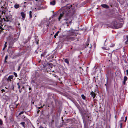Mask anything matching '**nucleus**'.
I'll use <instances>...</instances> for the list:
<instances>
[{"label": "nucleus", "mask_w": 128, "mask_h": 128, "mask_svg": "<svg viewBox=\"0 0 128 128\" xmlns=\"http://www.w3.org/2000/svg\"><path fill=\"white\" fill-rule=\"evenodd\" d=\"M58 34L56 32V33L55 34V35H54V38H56V36H58Z\"/></svg>", "instance_id": "obj_29"}, {"label": "nucleus", "mask_w": 128, "mask_h": 128, "mask_svg": "<svg viewBox=\"0 0 128 128\" xmlns=\"http://www.w3.org/2000/svg\"><path fill=\"white\" fill-rule=\"evenodd\" d=\"M120 128H122V127H121V126H120Z\"/></svg>", "instance_id": "obj_56"}, {"label": "nucleus", "mask_w": 128, "mask_h": 128, "mask_svg": "<svg viewBox=\"0 0 128 128\" xmlns=\"http://www.w3.org/2000/svg\"><path fill=\"white\" fill-rule=\"evenodd\" d=\"M72 16H70V18H68L69 19L68 20L66 21V22L65 24H67L68 26V24H72Z\"/></svg>", "instance_id": "obj_6"}, {"label": "nucleus", "mask_w": 128, "mask_h": 128, "mask_svg": "<svg viewBox=\"0 0 128 128\" xmlns=\"http://www.w3.org/2000/svg\"><path fill=\"white\" fill-rule=\"evenodd\" d=\"M108 79L107 78V81H106V84H108Z\"/></svg>", "instance_id": "obj_43"}, {"label": "nucleus", "mask_w": 128, "mask_h": 128, "mask_svg": "<svg viewBox=\"0 0 128 128\" xmlns=\"http://www.w3.org/2000/svg\"><path fill=\"white\" fill-rule=\"evenodd\" d=\"M126 81H124V82H123V84L124 85L125 84V83H126Z\"/></svg>", "instance_id": "obj_41"}, {"label": "nucleus", "mask_w": 128, "mask_h": 128, "mask_svg": "<svg viewBox=\"0 0 128 128\" xmlns=\"http://www.w3.org/2000/svg\"><path fill=\"white\" fill-rule=\"evenodd\" d=\"M17 85L18 86V88L19 89L20 88V85H19V83H18L17 84Z\"/></svg>", "instance_id": "obj_30"}, {"label": "nucleus", "mask_w": 128, "mask_h": 128, "mask_svg": "<svg viewBox=\"0 0 128 128\" xmlns=\"http://www.w3.org/2000/svg\"><path fill=\"white\" fill-rule=\"evenodd\" d=\"M119 24L118 23L116 22H114V27L116 28H119Z\"/></svg>", "instance_id": "obj_8"}, {"label": "nucleus", "mask_w": 128, "mask_h": 128, "mask_svg": "<svg viewBox=\"0 0 128 128\" xmlns=\"http://www.w3.org/2000/svg\"><path fill=\"white\" fill-rule=\"evenodd\" d=\"M47 52L46 51L44 52H43V53L41 54V57L42 56H44L46 55V53Z\"/></svg>", "instance_id": "obj_19"}, {"label": "nucleus", "mask_w": 128, "mask_h": 128, "mask_svg": "<svg viewBox=\"0 0 128 128\" xmlns=\"http://www.w3.org/2000/svg\"><path fill=\"white\" fill-rule=\"evenodd\" d=\"M122 120H121L120 122V126H121V127H122V123L121 122H120L121 121H123L124 118V117H122Z\"/></svg>", "instance_id": "obj_14"}, {"label": "nucleus", "mask_w": 128, "mask_h": 128, "mask_svg": "<svg viewBox=\"0 0 128 128\" xmlns=\"http://www.w3.org/2000/svg\"><path fill=\"white\" fill-rule=\"evenodd\" d=\"M20 66H19L18 67V71H19V70H20Z\"/></svg>", "instance_id": "obj_35"}, {"label": "nucleus", "mask_w": 128, "mask_h": 128, "mask_svg": "<svg viewBox=\"0 0 128 128\" xmlns=\"http://www.w3.org/2000/svg\"><path fill=\"white\" fill-rule=\"evenodd\" d=\"M64 61L68 65L69 64V60L67 58L64 59Z\"/></svg>", "instance_id": "obj_15"}, {"label": "nucleus", "mask_w": 128, "mask_h": 128, "mask_svg": "<svg viewBox=\"0 0 128 128\" xmlns=\"http://www.w3.org/2000/svg\"><path fill=\"white\" fill-rule=\"evenodd\" d=\"M59 32H60V31H58V32H56V33H58V34L59 33Z\"/></svg>", "instance_id": "obj_44"}, {"label": "nucleus", "mask_w": 128, "mask_h": 128, "mask_svg": "<svg viewBox=\"0 0 128 128\" xmlns=\"http://www.w3.org/2000/svg\"><path fill=\"white\" fill-rule=\"evenodd\" d=\"M24 88V86H23L22 87V88Z\"/></svg>", "instance_id": "obj_50"}, {"label": "nucleus", "mask_w": 128, "mask_h": 128, "mask_svg": "<svg viewBox=\"0 0 128 128\" xmlns=\"http://www.w3.org/2000/svg\"><path fill=\"white\" fill-rule=\"evenodd\" d=\"M90 116H89L87 115V116H86V117L88 118V120H90V118H89Z\"/></svg>", "instance_id": "obj_31"}, {"label": "nucleus", "mask_w": 128, "mask_h": 128, "mask_svg": "<svg viewBox=\"0 0 128 128\" xmlns=\"http://www.w3.org/2000/svg\"><path fill=\"white\" fill-rule=\"evenodd\" d=\"M83 122L84 124V128H88V125L86 124L85 122H84V118H82Z\"/></svg>", "instance_id": "obj_12"}, {"label": "nucleus", "mask_w": 128, "mask_h": 128, "mask_svg": "<svg viewBox=\"0 0 128 128\" xmlns=\"http://www.w3.org/2000/svg\"><path fill=\"white\" fill-rule=\"evenodd\" d=\"M72 5L67 4L65 6L61 8L58 12L59 14L58 20L59 22L62 18H64V20L67 21L70 16H72L75 13L74 9H72Z\"/></svg>", "instance_id": "obj_1"}, {"label": "nucleus", "mask_w": 128, "mask_h": 128, "mask_svg": "<svg viewBox=\"0 0 128 128\" xmlns=\"http://www.w3.org/2000/svg\"><path fill=\"white\" fill-rule=\"evenodd\" d=\"M22 88H21L20 90H19V92L20 93L22 92Z\"/></svg>", "instance_id": "obj_34"}, {"label": "nucleus", "mask_w": 128, "mask_h": 128, "mask_svg": "<svg viewBox=\"0 0 128 128\" xmlns=\"http://www.w3.org/2000/svg\"><path fill=\"white\" fill-rule=\"evenodd\" d=\"M49 22H48L47 24L46 25V26L47 28H48V26H49Z\"/></svg>", "instance_id": "obj_32"}, {"label": "nucleus", "mask_w": 128, "mask_h": 128, "mask_svg": "<svg viewBox=\"0 0 128 128\" xmlns=\"http://www.w3.org/2000/svg\"><path fill=\"white\" fill-rule=\"evenodd\" d=\"M126 72L127 74L128 75V70H126Z\"/></svg>", "instance_id": "obj_42"}, {"label": "nucleus", "mask_w": 128, "mask_h": 128, "mask_svg": "<svg viewBox=\"0 0 128 128\" xmlns=\"http://www.w3.org/2000/svg\"><path fill=\"white\" fill-rule=\"evenodd\" d=\"M8 58V55H6L5 58L4 60H6Z\"/></svg>", "instance_id": "obj_33"}, {"label": "nucleus", "mask_w": 128, "mask_h": 128, "mask_svg": "<svg viewBox=\"0 0 128 128\" xmlns=\"http://www.w3.org/2000/svg\"><path fill=\"white\" fill-rule=\"evenodd\" d=\"M9 118L11 122H12L13 120V118L12 114L9 117Z\"/></svg>", "instance_id": "obj_16"}, {"label": "nucleus", "mask_w": 128, "mask_h": 128, "mask_svg": "<svg viewBox=\"0 0 128 128\" xmlns=\"http://www.w3.org/2000/svg\"><path fill=\"white\" fill-rule=\"evenodd\" d=\"M56 3V1L54 0L51 1L50 2V4L51 5L54 6L55 4Z\"/></svg>", "instance_id": "obj_11"}, {"label": "nucleus", "mask_w": 128, "mask_h": 128, "mask_svg": "<svg viewBox=\"0 0 128 128\" xmlns=\"http://www.w3.org/2000/svg\"><path fill=\"white\" fill-rule=\"evenodd\" d=\"M20 7V5L18 4H15L14 5V7L16 9L19 8Z\"/></svg>", "instance_id": "obj_17"}, {"label": "nucleus", "mask_w": 128, "mask_h": 128, "mask_svg": "<svg viewBox=\"0 0 128 128\" xmlns=\"http://www.w3.org/2000/svg\"><path fill=\"white\" fill-rule=\"evenodd\" d=\"M127 79V78L126 76H124V81H126Z\"/></svg>", "instance_id": "obj_21"}, {"label": "nucleus", "mask_w": 128, "mask_h": 128, "mask_svg": "<svg viewBox=\"0 0 128 128\" xmlns=\"http://www.w3.org/2000/svg\"><path fill=\"white\" fill-rule=\"evenodd\" d=\"M94 48L96 47V46H95V44H94Z\"/></svg>", "instance_id": "obj_49"}, {"label": "nucleus", "mask_w": 128, "mask_h": 128, "mask_svg": "<svg viewBox=\"0 0 128 128\" xmlns=\"http://www.w3.org/2000/svg\"><path fill=\"white\" fill-rule=\"evenodd\" d=\"M71 40H74L73 38L69 36L67 37L66 36L62 35L60 36V41L61 42H63L64 40H67V39Z\"/></svg>", "instance_id": "obj_4"}, {"label": "nucleus", "mask_w": 128, "mask_h": 128, "mask_svg": "<svg viewBox=\"0 0 128 128\" xmlns=\"http://www.w3.org/2000/svg\"><path fill=\"white\" fill-rule=\"evenodd\" d=\"M96 94L94 92H92L90 93V95L92 96L93 97V99L94 98Z\"/></svg>", "instance_id": "obj_13"}, {"label": "nucleus", "mask_w": 128, "mask_h": 128, "mask_svg": "<svg viewBox=\"0 0 128 128\" xmlns=\"http://www.w3.org/2000/svg\"><path fill=\"white\" fill-rule=\"evenodd\" d=\"M40 128H44V127H42H42H40Z\"/></svg>", "instance_id": "obj_51"}, {"label": "nucleus", "mask_w": 128, "mask_h": 128, "mask_svg": "<svg viewBox=\"0 0 128 128\" xmlns=\"http://www.w3.org/2000/svg\"><path fill=\"white\" fill-rule=\"evenodd\" d=\"M127 118L126 117H125V120H124V122H126V120H127Z\"/></svg>", "instance_id": "obj_38"}, {"label": "nucleus", "mask_w": 128, "mask_h": 128, "mask_svg": "<svg viewBox=\"0 0 128 128\" xmlns=\"http://www.w3.org/2000/svg\"><path fill=\"white\" fill-rule=\"evenodd\" d=\"M13 76L12 75L9 76L6 80L7 82H11L12 79H13Z\"/></svg>", "instance_id": "obj_7"}, {"label": "nucleus", "mask_w": 128, "mask_h": 128, "mask_svg": "<svg viewBox=\"0 0 128 128\" xmlns=\"http://www.w3.org/2000/svg\"><path fill=\"white\" fill-rule=\"evenodd\" d=\"M7 43V42H5L4 45V48H6V44Z\"/></svg>", "instance_id": "obj_24"}, {"label": "nucleus", "mask_w": 128, "mask_h": 128, "mask_svg": "<svg viewBox=\"0 0 128 128\" xmlns=\"http://www.w3.org/2000/svg\"><path fill=\"white\" fill-rule=\"evenodd\" d=\"M6 60H4V62H7L6 61Z\"/></svg>", "instance_id": "obj_48"}, {"label": "nucleus", "mask_w": 128, "mask_h": 128, "mask_svg": "<svg viewBox=\"0 0 128 128\" xmlns=\"http://www.w3.org/2000/svg\"><path fill=\"white\" fill-rule=\"evenodd\" d=\"M25 123L24 122H21L20 124H21L24 128H25Z\"/></svg>", "instance_id": "obj_18"}, {"label": "nucleus", "mask_w": 128, "mask_h": 128, "mask_svg": "<svg viewBox=\"0 0 128 128\" xmlns=\"http://www.w3.org/2000/svg\"><path fill=\"white\" fill-rule=\"evenodd\" d=\"M6 6H5V8H6Z\"/></svg>", "instance_id": "obj_55"}, {"label": "nucleus", "mask_w": 128, "mask_h": 128, "mask_svg": "<svg viewBox=\"0 0 128 128\" xmlns=\"http://www.w3.org/2000/svg\"><path fill=\"white\" fill-rule=\"evenodd\" d=\"M32 12L31 11H30L29 12V16L30 18H32Z\"/></svg>", "instance_id": "obj_20"}, {"label": "nucleus", "mask_w": 128, "mask_h": 128, "mask_svg": "<svg viewBox=\"0 0 128 128\" xmlns=\"http://www.w3.org/2000/svg\"><path fill=\"white\" fill-rule=\"evenodd\" d=\"M22 118H23V119H24V118H25V116H22Z\"/></svg>", "instance_id": "obj_40"}, {"label": "nucleus", "mask_w": 128, "mask_h": 128, "mask_svg": "<svg viewBox=\"0 0 128 128\" xmlns=\"http://www.w3.org/2000/svg\"><path fill=\"white\" fill-rule=\"evenodd\" d=\"M126 38L127 39V40L125 42L126 44L127 43V42L128 41V36H126Z\"/></svg>", "instance_id": "obj_25"}, {"label": "nucleus", "mask_w": 128, "mask_h": 128, "mask_svg": "<svg viewBox=\"0 0 128 128\" xmlns=\"http://www.w3.org/2000/svg\"><path fill=\"white\" fill-rule=\"evenodd\" d=\"M14 74L16 77L17 76V75L16 73L14 72Z\"/></svg>", "instance_id": "obj_26"}, {"label": "nucleus", "mask_w": 128, "mask_h": 128, "mask_svg": "<svg viewBox=\"0 0 128 128\" xmlns=\"http://www.w3.org/2000/svg\"><path fill=\"white\" fill-rule=\"evenodd\" d=\"M1 90L2 91V93H3L5 91V90H4V89H2V90Z\"/></svg>", "instance_id": "obj_37"}, {"label": "nucleus", "mask_w": 128, "mask_h": 128, "mask_svg": "<svg viewBox=\"0 0 128 128\" xmlns=\"http://www.w3.org/2000/svg\"><path fill=\"white\" fill-rule=\"evenodd\" d=\"M120 128H122V127H121V126H120Z\"/></svg>", "instance_id": "obj_57"}, {"label": "nucleus", "mask_w": 128, "mask_h": 128, "mask_svg": "<svg viewBox=\"0 0 128 128\" xmlns=\"http://www.w3.org/2000/svg\"><path fill=\"white\" fill-rule=\"evenodd\" d=\"M5 48H3V50H4Z\"/></svg>", "instance_id": "obj_52"}, {"label": "nucleus", "mask_w": 128, "mask_h": 128, "mask_svg": "<svg viewBox=\"0 0 128 128\" xmlns=\"http://www.w3.org/2000/svg\"><path fill=\"white\" fill-rule=\"evenodd\" d=\"M105 85L106 86V88H107V86H106V84H105Z\"/></svg>", "instance_id": "obj_46"}, {"label": "nucleus", "mask_w": 128, "mask_h": 128, "mask_svg": "<svg viewBox=\"0 0 128 128\" xmlns=\"http://www.w3.org/2000/svg\"><path fill=\"white\" fill-rule=\"evenodd\" d=\"M79 68H81V67H79Z\"/></svg>", "instance_id": "obj_53"}, {"label": "nucleus", "mask_w": 128, "mask_h": 128, "mask_svg": "<svg viewBox=\"0 0 128 128\" xmlns=\"http://www.w3.org/2000/svg\"><path fill=\"white\" fill-rule=\"evenodd\" d=\"M39 41V40H36V42L37 44H38V42Z\"/></svg>", "instance_id": "obj_23"}, {"label": "nucleus", "mask_w": 128, "mask_h": 128, "mask_svg": "<svg viewBox=\"0 0 128 128\" xmlns=\"http://www.w3.org/2000/svg\"><path fill=\"white\" fill-rule=\"evenodd\" d=\"M13 35L10 34L7 37V42L9 44V46L8 48H11L14 43L18 40V38H13Z\"/></svg>", "instance_id": "obj_3"}, {"label": "nucleus", "mask_w": 128, "mask_h": 128, "mask_svg": "<svg viewBox=\"0 0 128 128\" xmlns=\"http://www.w3.org/2000/svg\"><path fill=\"white\" fill-rule=\"evenodd\" d=\"M114 44H112V46H110V47H114Z\"/></svg>", "instance_id": "obj_36"}, {"label": "nucleus", "mask_w": 128, "mask_h": 128, "mask_svg": "<svg viewBox=\"0 0 128 128\" xmlns=\"http://www.w3.org/2000/svg\"><path fill=\"white\" fill-rule=\"evenodd\" d=\"M36 0V1H37V0Z\"/></svg>", "instance_id": "obj_58"}, {"label": "nucleus", "mask_w": 128, "mask_h": 128, "mask_svg": "<svg viewBox=\"0 0 128 128\" xmlns=\"http://www.w3.org/2000/svg\"><path fill=\"white\" fill-rule=\"evenodd\" d=\"M89 43L90 39L89 38H88L86 42L84 45V47L85 48L89 47V48H91L92 47V45L91 44H90V46H88Z\"/></svg>", "instance_id": "obj_5"}, {"label": "nucleus", "mask_w": 128, "mask_h": 128, "mask_svg": "<svg viewBox=\"0 0 128 128\" xmlns=\"http://www.w3.org/2000/svg\"><path fill=\"white\" fill-rule=\"evenodd\" d=\"M106 50H108V49H106Z\"/></svg>", "instance_id": "obj_54"}, {"label": "nucleus", "mask_w": 128, "mask_h": 128, "mask_svg": "<svg viewBox=\"0 0 128 128\" xmlns=\"http://www.w3.org/2000/svg\"><path fill=\"white\" fill-rule=\"evenodd\" d=\"M81 96L82 98L84 100H85L86 98V97L84 94H82L81 95Z\"/></svg>", "instance_id": "obj_22"}, {"label": "nucleus", "mask_w": 128, "mask_h": 128, "mask_svg": "<svg viewBox=\"0 0 128 128\" xmlns=\"http://www.w3.org/2000/svg\"><path fill=\"white\" fill-rule=\"evenodd\" d=\"M11 16H6L3 18L0 17V33L4 30L1 26H3L5 22L10 21L11 20Z\"/></svg>", "instance_id": "obj_2"}, {"label": "nucleus", "mask_w": 128, "mask_h": 128, "mask_svg": "<svg viewBox=\"0 0 128 128\" xmlns=\"http://www.w3.org/2000/svg\"><path fill=\"white\" fill-rule=\"evenodd\" d=\"M24 112V111L21 112L19 114V115H20L21 114H23Z\"/></svg>", "instance_id": "obj_27"}, {"label": "nucleus", "mask_w": 128, "mask_h": 128, "mask_svg": "<svg viewBox=\"0 0 128 128\" xmlns=\"http://www.w3.org/2000/svg\"><path fill=\"white\" fill-rule=\"evenodd\" d=\"M20 14L23 19L24 20L26 16V13H25L24 12H21Z\"/></svg>", "instance_id": "obj_9"}, {"label": "nucleus", "mask_w": 128, "mask_h": 128, "mask_svg": "<svg viewBox=\"0 0 128 128\" xmlns=\"http://www.w3.org/2000/svg\"><path fill=\"white\" fill-rule=\"evenodd\" d=\"M101 6L105 8H108L109 6L106 4H102L101 5Z\"/></svg>", "instance_id": "obj_10"}, {"label": "nucleus", "mask_w": 128, "mask_h": 128, "mask_svg": "<svg viewBox=\"0 0 128 128\" xmlns=\"http://www.w3.org/2000/svg\"><path fill=\"white\" fill-rule=\"evenodd\" d=\"M6 2L5 3H4V6H5V5H6Z\"/></svg>", "instance_id": "obj_47"}, {"label": "nucleus", "mask_w": 128, "mask_h": 128, "mask_svg": "<svg viewBox=\"0 0 128 128\" xmlns=\"http://www.w3.org/2000/svg\"><path fill=\"white\" fill-rule=\"evenodd\" d=\"M31 89V88H29V90H30Z\"/></svg>", "instance_id": "obj_45"}, {"label": "nucleus", "mask_w": 128, "mask_h": 128, "mask_svg": "<svg viewBox=\"0 0 128 128\" xmlns=\"http://www.w3.org/2000/svg\"><path fill=\"white\" fill-rule=\"evenodd\" d=\"M2 121L1 119H0V125H2Z\"/></svg>", "instance_id": "obj_28"}, {"label": "nucleus", "mask_w": 128, "mask_h": 128, "mask_svg": "<svg viewBox=\"0 0 128 128\" xmlns=\"http://www.w3.org/2000/svg\"><path fill=\"white\" fill-rule=\"evenodd\" d=\"M128 3L126 4V7H128Z\"/></svg>", "instance_id": "obj_39"}]
</instances>
